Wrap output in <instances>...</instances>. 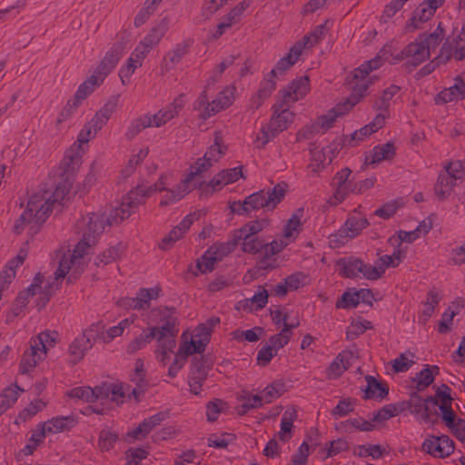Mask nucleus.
<instances>
[{"mask_svg": "<svg viewBox=\"0 0 465 465\" xmlns=\"http://www.w3.org/2000/svg\"><path fill=\"white\" fill-rule=\"evenodd\" d=\"M131 214L132 210L124 205L123 200L118 207L112 208L109 213H91L77 220L75 228L81 234V239L73 252L68 251L63 255L54 272L55 279L65 277L74 260L83 258L87 249L95 244L97 237L104 231L105 225H117Z\"/></svg>", "mask_w": 465, "mask_h": 465, "instance_id": "f257e3e1", "label": "nucleus"}, {"mask_svg": "<svg viewBox=\"0 0 465 465\" xmlns=\"http://www.w3.org/2000/svg\"><path fill=\"white\" fill-rule=\"evenodd\" d=\"M310 80L307 75L293 80L286 89L280 92L282 97L272 106L273 114L270 122L261 129V135L254 141L258 149L276 137L288 128L293 120V114L289 110V104L302 99L310 90Z\"/></svg>", "mask_w": 465, "mask_h": 465, "instance_id": "f03ea898", "label": "nucleus"}, {"mask_svg": "<svg viewBox=\"0 0 465 465\" xmlns=\"http://www.w3.org/2000/svg\"><path fill=\"white\" fill-rule=\"evenodd\" d=\"M70 188L71 183L66 178V180L57 183L52 195L48 198L38 194L31 196L25 210L16 220L13 231L16 234H20L25 227H28V232L31 235L36 234L52 211L55 207L64 204Z\"/></svg>", "mask_w": 465, "mask_h": 465, "instance_id": "7ed1b4c3", "label": "nucleus"}, {"mask_svg": "<svg viewBox=\"0 0 465 465\" xmlns=\"http://www.w3.org/2000/svg\"><path fill=\"white\" fill-rule=\"evenodd\" d=\"M370 72L367 70L364 64L356 68L352 73V81L347 77V82L351 85V93L343 102L337 104L331 109L325 115L320 118L321 125L324 129H329L339 116L344 115L356 105L362 96L365 94L371 84V81L366 80Z\"/></svg>", "mask_w": 465, "mask_h": 465, "instance_id": "20e7f679", "label": "nucleus"}, {"mask_svg": "<svg viewBox=\"0 0 465 465\" xmlns=\"http://www.w3.org/2000/svg\"><path fill=\"white\" fill-rule=\"evenodd\" d=\"M286 191L287 184L285 183H277L272 189H263L250 194L243 201L232 202L230 204V210L234 214L252 218L253 217L252 212L260 209L274 210L283 200Z\"/></svg>", "mask_w": 465, "mask_h": 465, "instance_id": "39448f33", "label": "nucleus"}, {"mask_svg": "<svg viewBox=\"0 0 465 465\" xmlns=\"http://www.w3.org/2000/svg\"><path fill=\"white\" fill-rule=\"evenodd\" d=\"M176 310L173 307H160L153 310V314L159 317L160 326L151 327L155 329L156 340L158 342L165 341V347L168 349L176 345L175 338L179 332L178 319L174 315Z\"/></svg>", "mask_w": 465, "mask_h": 465, "instance_id": "423d86ee", "label": "nucleus"}, {"mask_svg": "<svg viewBox=\"0 0 465 465\" xmlns=\"http://www.w3.org/2000/svg\"><path fill=\"white\" fill-rule=\"evenodd\" d=\"M129 33L125 30L118 33L116 35V41L100 61L94 72V74L97 75L102 82H104V78L115 68L116 64L120 61L124 51L129 43Z\"/></svg>", "mask_w": 465, "mask_h": 465, "instance_id": "0eeeda50", "label": "nucleus"}, {"mask_svg": "<svg viewBox=\"0 0 465 465\" xmlns=\"http://www.w3.org/2000/svg\"><path fill=\"white\" fill-rule=\"evenodd\" d=\"M166 180L167 176L163 174L153 185L145 186L143 184H138L124 198V205L128 206V208L132 210V213H134L139 205L144 203L145 198L150 197L157 191H165L167 189L165 187L167 184Z\"/></svg>", "mask_w": 465, "mask_h": 465, "instance_id": "6e6552de", "label": "nucleus"}, {"mask_svg": "<svg viewBox=\"0 0 465 465\" xmlns=\"http://www.w3.org/2000/svg\"><path fill=\"white\" fill-rule=\"evenodd\" d=\"M369 224L367 218L351 215L344 225L336 233L330 236V241L334 243L335 247L343 245L349 240L358 236Z\"/></svg>", "mask_w": 465, "mask_h": 465, "instance_id": "1a4fd4ad", "label": "nucleus"}, {"mask_svg": "<svg viewBox=\"0 0 465 465\" xmlns=\"http://www.w3.org/2000/svg\"><path fill=\"white\" fill-rule=\"evenodd\" d=\"M445 0H425L412 12L411 19L406 23L405 30L408 32L420 28V24L428 22L436 10L444 4Z\"/></svg>", "mask_w": 465, "mask_h": 465, "instance_id": "9d476101", "label": "nucleus"}, {"mask_svg": "<svg viewBox=\"0 0 465 465\" xmlns=\"http://www.w3.org/2000/svg\"><path fill=\"white\" fill-rule=\"evenodd\" d=\"M209 369L208 360L205 356L201 355L193 359L188 377V384L192 393L200 394L202 386L207 379Z\"/></svg>", "mask_w": 465, "mask_h": 465, "instance_id": "9b49d317", "label": "nucleus"}, {"mask_svg": "<svg viewBox=\"0 0 465 465\" xmlns=\"http://www.w3.org/2000/svg\"><path fill=\"white\" fill-rule=\"evenodd\" d=\"M454 449V441L447 435L430 436L422 444V450L425 452L440 459L449 457L453 453Z\"/></svg>", "mask_w": 465, "mask_h": 465, "instance_id": "f8f14e48", "label": "nucleus"}, {"mask_svg": "<svg viewBox=\"0 0 465 465\" xmlns=\"http://www.w3.org/2000/svg\"><path fill=\"white\" fill-rule=\"evenodd\" d=\"M351 173V169L345 167L334 175L331 184L335 192L329 200L330 204L337 205L348 196L352 185L351 182L349 181Z\"/></svg>", "mask_w": 465, "mask_h": 465, "instance_id": "ddd939ff", "label": "nucleus"}, {"mask_svg": "<svg viewBox=\"0 0 465 465\" xmlns=\"http://www.w3.org/2000/svg\"><path fill=\"white\" fill-rule=\"evenodd\" d=\"M183 106V95L181 94L176 97L173 103L168 104L165 108L159 110L156 114H147L146 115L149 116L151 120V127H161L164 125L170 120L177 116Z\"/></svg>", "mask_w": 465, "mask_h": 465, "instance_id": "4468645a", "label": "nucleus"}, {"mask_svg": "<svg viewBox=\"0 0 465 465\" xmlns=\"http://www.w3.org/2000/svg\"><path fill=\"white\" fill-rule=\"evenodd\" d=\"M401 54L408 56L406 65L417 67L430 57V53L421 42V36H418L414 42L407 45L402 50Z\"/></svg>", "mask_w": 465, "mask_h": 465, "instance_id": "2eb2a0df", "label": "nucleus"}, {"mask_svg": "<svg viewBox=\"0 0 465 465\" xmlns=\"http://www.w3.org/2000/svg\"><path fill=\"white\" fill-rule=\"evenodd\" d=\"M276 69H272L260 83L256 94L252 97V106L258 109L276 89Z\"/></svg>", "mask_w": 465, "mask_h": 465, "instance_id": "dca6fc26", "label": "nucleus"}, {"mask_svg": "<svg viewBox=\"0 0 465 465\" xmlns=\"http://www.w3.org/2000/svg\"><path fill=\"white\" fill-rule=\"evenodd\" d=\"M465 98V82L460 76L455 78V84L443 89L435 97L437 104H447L452 101H460Z\"/></svg>", "mask_w": 465, "mask_h": 465, "instance_id": "f3484780", "label": "nucleus"}, {"mask_svg": "<svg viewBox=\"0 0 465 465\" xmlns=\"http://www.w3.org/2000/svg\"><path fill=\"white\" fill-rule=\"evenodd\" d=\"M93 390L95 401L110 400L111 401H118V399H123L125 396L123 386L119 384L104 382L95 386Z\"/></svg>", "mask_w": 465, "mask_h": 465, "instance_id": "a211bd4d", "label": "nucleus"}, {"mask_svg": "<svg viewBox=\"0 0 465 465\" xmlns=\"http://www.w3.org/2000/svg\"><path fill=\"white\" fill-rule=\"evenodd\" d=\"M367 386L361 389L364 391V400L377 398L384 399L389 394V386L386 382L378 381L374 376L367 375L365 377Z\"/></svg>", "mask_w": 465, "mask_h": 465, "instance_id": "6ab92c4d", "label": "nucleus"}, {"mask_svg": "<svg viewBox=\"0 0 465 465\" xmlns=\"http://www.w3.org/2000/svg\"><path fill=\"white\" fill-rule=\"evenodd\" d=\"M168 418V413L166 411H160L147 419H144L139 426L129 432V436L139 439V436L142 435L145 437L149 434L156 426L160 425L162 421Z\"/></svg>", "mask_w": 465, "mask_h": 465, "instance_id": "aec40b11", "label": "nucleus"}, {"mask_svg": "<svg viewBox=\"0 0 465 465\" xmlns=\"http://www.w3.org/2000/svg\"><path fill=\"white\" fill-rule=\"evenodd\" d=\"M77 423L76 419L70 416H57L55 418H52L43 423V427L45 428L47 434L49 433H58L65 430H69L74 428Z\"/></svg>", "mask_w": 465, "mask_h": 465, "instance_id": "412c9836", "label": "nucleus"}, {"mask_svg": "<svg viewBox=\"0 0 465 465\" xmlns=\"http://www.w3.org/2000/svg\"><path fill=\"white\" fill-rule=\"evenodd\" d=\"M337 266H339V274L341 277L354 279L359 276L363 261L352 256L345 257L337 262Z\"/></svg>", "mask_w": 465, "mask_h": 465, "instance_id": "4be33fe9", "label": "nucleus"}, {"mask_svg": "<svg viewBox=\"0 0 465 465\" xmlns=\"http://www.w3.org/2000/svg\"><path fill=\"white\" fill-rule=\"evenodd\" d=\"M116 109L115 101H108L104 105L96 112L94 116L88 122L94 127V134H97L107 123Z\"/></svg>", "mask_w": 465, "mask_h": 465, "instance_id": "5701e85b", "label": "nucleus"}, {"mask_svg": "<svg viewBox=\"0 0 465 465\" xmlns=\"http://www.w3.org/2000/svg\"><path fill=\"white\" fill-rule=\"evenodd\" d=\"M299 325L300 322L298 320L296 324L285 323L279 333L269 338L267 344L277 353L278 350L283 348L289 342L292 334V329L297 328Z\"/></svg>", "mask_w": 465, "mask_h": 465, "instance_id": "b1692460", "label": "nucleus"}, {"mask_svg": "<svg viewBox=\"0 0 465 465\" xmlns=\"http://www.w3.org/2000/svg\"><path fill=\"white\" fill-rule=\"evenodd\" d=\"M93 345L82 334L76 337L69 346L70 362L76 364L92 349Z\"/></svg>", "mask_w": 465, "mask_h": 465, "instance_id": "393cba45", "label": "nucleus"}, {"mask_svg": "<svg viewBox=\"0 0 465 465\" xmlns=\"http://www.w3.org/2000/svg\"><path fill=\"white\" fill-rule=\"evenodd\" d=\"M451 58V45L448 42H445L440 49V54L434 59H432L429 64L424 65L420 73L421 75H428L432 73L436 67L440 66L441 64H446Z\"/></svg>", "mask_w": 465, "mask_h": 465, "instance_id": "a878e982", "label": "nucleus"}, {"mask_svg": "<svg viewBox=\"0 0 465 465\" xmlns=\"http://www.w3.org/2000/svg\"><path fill=\"white\" fill-rule=\"evenodd\" d=\"M439 371L440 368L437 365H426L413 379V382H416V390L421 391L432 384L434 377L439 374Z\"/></svg>", "mask_w": 465, "mask_h": 465, "instance_id": "bb28decb", "label": "nucleus"}, {"mask_svg": "<svg viewBox=\"0 0 465 465\" xmlns=\"http://www.w3.org/2000/svg\"><path fill=\"white\" fill-rule=\"evenodd\" d=\"M269 225L267 219L254 220L245 223L242 227L233 231L236 239L241 242L242 237H254Z\"/></svg>", "mask_w": 465, "mask_h": 465, "instance_id": "cd10ccee", "label": "nucleus"}, {"mask_svg": "<svg viewBox=\"0 0 465 465\" xmlns=\"http://www.w3.org/2000/svg\"><path fill=\"white\" fill-rule=\"evenodd\" d=\"M39 351L40 348L31 342L30 349L24 352L20 361V372L22 374L29 373L36 366L42 355Z\"/></svg>", "mask_w": 465, "mask_h": 465, "instance_id": "c85d7f7f", "label": "nucleus"}, {"mask_svg": "<svg viewBox=\"0 0 465 465\" xmlns=\"http://www.w3.org/2000/svg\"><path fill=\"white\" fill-rule=\"evenodd\" d=\"M303 215V208L297 209L288 220L284 230L283 238L289 242H292L296 239L299 232L302 231L301 218Z\"/></svg>", "mask_w": 465, "mask_h": 465, "instance_id": "c756f323", "label": "nucleus"}, {"mask_svg": "<svg viewBox=\"0 0 465 465\" xmlns=\"http://www.w3.org/2000/svg\"><path fill=\"white\" fill-rule=\"evenodd\" d=\"M84 153L81 144L74 143V145L65 153L62 162L64 166L65 173H73L81 165V158Z\"/></svg>", "mask_w": 465, "mask_h": 465, "instance_id": "7c9ffc66", "label": "nucleus"}, {"mask_svg": "<svg viewBox=\"0 0 465 465\" xmlns=\"http://www.w3.org/2000/svg\"><path fill=\"white\" fill-rule=\"evenodd\" d=\"M456 184L457 181L453 179V176L440 173L434 186L437 197L441 201L445 200L451 193Z\"/></svg>", "mask_w": 465, "mask_h": 465, "instance_id": "2f4dec72", "label": "nucleus"}, {"mask_svg": "<svg viewBox=\"0 0 465 465\" xmlns=\"http://www.w3.org/2000/svg\"><path fill=\"white\" fill-rule=\"evenodd\" d=\"M241 242L236 239V235L232 232L231 238L226 242H217L208 248V253H213L215 257H219L221 261L224 256L232 253Z\"/></svg>", "mask_w": 465, "mask_h": 465, "instance_id": "473e14b6", "label": "nucleus"}, {"mask_svg": "<svg viewBox=\"0 0 465 465\" xmlns=\"http://www.w3.org/2000/svg\"><path fill=\"white\" fill-rule=\"evenodd\" d=\"M445 33L446 31L443 27V24L440 22L437 28L432 33H423L419 36H421V42L430 53L431 51H434L442 42L445 37Z\"/></svg>", "mask_w": 465, "mask_h": 465, "instance_id": "72a5a7b5", "label": "nucleus"}, {"mask_svg": "<svg viewBox=\"0 0 465 465\" xmlns=\"http://www.w3.org/2000/svg\"><path fill=\"white\" fill-rule=\"evenodd\" d=\"M155 329L147 328L143 330V332L133 340L127 346L126 351L128 354H134L138 351L144 348L148 343H150L153 339H156Z\"/></svg>", "mask_w": 465, "mask_h": 465, "instance_id": "f704fd0d", "label": "nucleus"}, {"mask_svg": "<svg viewBox=\"0 0 465 465\" xmlns=\"http://www.w3.org/2000/svg\"><path fill=\"white\" fill-rule=\"evenodd\" d=\"M227 147L223 143V137L220 133L214 134V143L211 145L204 153L203 158L210 162L211 165L217 163L225 153Z\"/></svg>", "mask_w": 465, "mask_h": 465, "instance_id": "c9c22d12", "label": "nucleus"}, {"mask_svg": "<svg viewBox=\"0 0 465 465\" xmlns=\"http://www.w3.org/2000/svg\"><path fill=\"white\" fill-rule=\"evenodd\" d=\"M395 155L394 144L388 142L381 145H377L373 148L371 159L369 161V157H366V163H378L381 161L391 160Z\"/></svg>", "mask_w": 465, "mask_h": 465, "instance_id": "e433bc0d", "label": "nucleus"}, {"mask_svg": "<svg viewBox=\"0 0 465 465\" xmlns=\"http://www.w3.org/2000/svg\"><path fill=\"white\" fill-rule=\"evenodd\" d=\"M166 193L160 202L161 206H167L169 204L174 203L181 199H183L187 193H189L190 190L188 188V184L184 183L183 180L180 183H178L173 189H166Z\"/></svg>", "mask_w": 465, "mask_h": 465, "instance_id": "4c0bfd02", "label": "nucleus"}, {"mask_svg": "<svg viewBox=\"0 0 465 465\" xmlns=\"http://www.w3.org/2000/svg\"><path fill=\"white\" fill-rule=\"evenodd\" d=\"M422 422L436 424L439 421L438 408L440 404L436 397L428 396L423 404Z\"/></svg>", "mask_w": 465, "mask_h": 465, "instance_id": "58836bf2", "label": "nucleus"}, {"mask_svg": "<svg viewBox=\"0 0 465 465\" xmlns=\"http://www.w3.org/2000/svg\"><path fill=\"white\" fill-rule=\"evenodd\" d=\"M103 84L102 80L97 75L92 74L78 87L74 96L77 101L83 102L85 100L96 87Z\"/></svg>", "mask_w": 465, "mask_h": 465, "instance_id": "ea45409f", "label": "nucleus"}, {"mask_svg": "<svg viewBox=\"0 0 465 465\" xmlns=\"http://www.w3.org/2000/svg\"><path fill=\"white\" fill-rule=\"evenodd\" d=\"M151 127V120L146 114L137 117L130 123L125 137L127 140H133L145 128Z\"/></svg>", "mask_w": 465, "mask_h": 465, "instance_id": "a19ab883", "label": "nucleus"}, {"mask_svg": "<svg viewBox=\"0 0 465 465\" xmlns=\"http://www.w3.org/2000/svg\"><path fill=\"white\" fill-rule=\"evenodd\" d=\"M215 109L214 104L209 103V99L207 97L206 91H203L198 97V99L193 104V109L195 111H199L200 114L199 117L206 120L209 117L214 115L216 113H212L211 109Z\"/></svg>", "mask_w": 465, "mask_h": 465, "instance_id": "79ce46f5", "label": "nucleus"}, {"mask_svg": "<svg viewBox=\"0 0 465 465\" xmlns=\"http://www.w3.org/2000/svg\"><path fill=\"white\" fill-rule=\"evenodd\" d=\"M23 391L17 385L10 386L0 394V414L9 409L18 398V392Z\"/></svg>", "mask_w": 465, "mask_h": 465, "instance_id": "37998d69", "label": "nucleus"}, {"mask_svg": "<svg viewBox=\"0 0 465 465\" xmlns=\"http://www.w3.org/2000/svg\"><path fill=\"white\" fill-rule=\"evenodd\" d=\"M440 301V298L438 295V292L431 289L428 292V300L424 303L425 308L421 312V314L420 316V321L421 323L426 324L429 319L432 316L434 313L436 306L439 304Z\"/></svg>", "mask_w": 465, "mask_h": 465, "instance_id": "c03bdc74", "label": "nucleus"}, {"mask_svg": "<svg viewBox=\"0 0 465 465\" xmlns=\"http://www.w3.org/2000/svg\"><path fill=\"white\" fill-rule=\"evenodd\" d=\"M341 425L346 432H351L352 429L360 431H372L375 429V424H373L371 420H366L361 417L347 420L342 421Z\"/></svg>", "mask_w": 465, "mask_h": 465, "instance_id": "a18cd8bd", "label": "nucleus"}, {"mask_svg": "<svg viewBox=\"0 0 465 465\" xmlns=\"http://www.w3.org/2000/svg\"><path fill=\"white\" fill-rule=\"evenodd\" d=\"M259 289H260V291L258 292H256L251 299H246L243 301V302H244L243 309L244 310L252 311L253 305L255 306L254 309L256 311L261 310L265 307V305L268 302L269 293H268L267 290L262 286H260Z\"/></svg>", "mask_w": 465, "mask_h": 465, "instance_id": "49530a36", "label": "nucleus"}, {"mask_svg": "<svg viewBox=\"0 0 465 465\" xmlns=\"http://www.w3.org/2000/svg\"><path fill=\"white\" fill-rule=\"evenodd\" d=\"M166 28L164 25H156L150 30V32L143 37L140 44L151 51L155 45L159 44L161 39L163 37Z\"/></svg>", "mask_w": 465, "mask_h": 465, "instance_id": "de8ad7c7", "label": "nucleus"}, {"mask_svg": "<svg viewBox=\"0 0 465 465\" xmlns=\"http://www.w3.org/2000/svg\"><path fill=\"white\" fill-rule=\"evenodd\" d=\"M104 323L100 321L92 323L83 331L82 335L85 336V339L94 346L97 340H102L104 342Z\"/></svg>", "mask_w": 465, "mask_h": 465, "instance_id": "09e8293b", "label": "nucleus"}, {"mask_svg": "<svg viewBox=\"0 0 465 465\" xmlns=\"http://www.w3.org/2000/svg\"><path fill=\"white\" fill-rule=\"evenodd\" d=\"M118 440L119 435L117 432L109 429H104L99 434L98 447L102 451H109L114 448Z\"/></svg>", "mask_w": 465, "mask_h": 465, "instance_id": "8fccbe9b", "label": "nucleus"}, {"mask_svg": "<svg viewBox=\"0 0 465 465\" xmlns=\"http://www.w3.org/2000/svg\"><path fill=\"white\" fill-rule=\"evenodd\" d=\"M234 96H233V91L232 89L226 88L223 91H221L217 97L213 100V104L215 105V109L212 108V113H219L220 111L223 110L224 108L230 106L233 102Z\"/></svg>", "mask_w": 465, "mask_h": 465, "instance_id": "3c124183", "label": "nucleus"}, {"mask_svg": "<svg viewBox=\"0 0 465 465\" xmlns=\"http://www.w3.org/2000/svg\"><path fill=\"white\" fill-rule=\"evenodd\" d=\"M285 383L282 381H275L268 385L262 392L265 403L272 402L274 399L279 398L285 391Z\"/></svg>", "mask_w": 465, "mask_h": 465, "instance_id": "603ef678", "label": "nucleus"}, {"mask_svg": "<svg viewBox=\"0 0 465 465\" xmlns=\"http://www.w3.org/2000/svg\"><path fill=\"white\" fill-rule=\"evenodd\" d=\"M299 57L298 47H291L289 53L278 61L273 69H276V73H284L297 62Z\"/></svg>", "mask_w": 465, "mask_h": 465, "instance_id": "864d4df0", "label": "nucleus"}, {"mask_svg": "<svg viewBox=\"0 0 465 465\" xmlns=\"http://www.w3.org/2000/svg\"><path fill=\"white\" fill-rule=\"evenodd\" d=\"M57 332L42 331L38 336L32 340L34 345H37L40 348L41 354H45L48 346H54L55 343V337Z\"/></svg>", "mask_w": 465, "mask_h": 465, "instance_id": "5fc2aeb1", "label": "nucleus"}, {"mask_svg": "<svg viewBox=\"0 0 465 465\" xmlns=\"http://www.w3.org/2000/svg\"><path fill=\"white\" fill-rule=\"evenodd\" d=\"M192 45L193 41L191 39L184 40L183 43L176 45V46L167 54L166 58L173 64H178L189 52Z\"/></svg>", "mask_w": 465, "mask_h": 465, "instance_id": "6e6d98bb", "label": "nucleus"}, {"mask_svg": "<svg viewBox=\"0 0 465 465\" xmlns=\"http://www.w3.org/2000/svg\"><path fill=\"white\" fill-rule=\"evenodd\" d=\"M242 251L246 253L257 254L262 251L264 246L265 241L261 239L259 236L254 237H242L241 239Z\"/></svg>", "mask_w": 465, "mask_h": 465, "instance_id": "4d7b16f0", "label": "nucleus"}, {"mask_svg": "<svg viewBox=\"0 0 465 465\" xmlns=\"http://www.w3.org/2000/svg\"><path fill=\"white\" fill-rule=\"evenodd\" d=\"M207 342L192 337L190 341H183L181 343V353L185 355H193V353H203L205 351Z\"/></svg>", "mask_w": 465, "mask_h": 465, "instance_id": "13d9d810", "label": "nucleus"}, {"mask_svg": "<svg viewBox=\"0 0 465 465\" xmlns=\"http://www.w3.org/2000/svg\"><path fill=\"white\" fill-rule=\"evenodd\" d=\"M372 328V324L371 322L366 320H360L351 322V325L348 328L346 331L347 340H354L360 335L363 334L365 331Z\"/></svg>", "mask_w": 465, "mask_h": 465, "instance_id": "bf43d9fd", "label": "nucleus"}, {"mask_svg": "<svg viewBox=\"0 0 465 465\" xmlns=\"http://www.w3.org/2000/svg\"><path fill=\"white\" fill-rule=\"evenodd\" d=\"M219 262V257L213 253H208V250L197 260L196 267L202 273H208L214 270L215 263Z\"/></svg>", "mask_w": 465, "mask_h": 465, "instance_id": "052dcab7", "label": "nucleus"}, {"mask_svg": "<svg viewBox=\"0 0 465 465\" xmlns=\"http://www.w3.org/2000/svg\"><path fill=\"white\" fill-rule=\"evenodd\" d=\"M123 252V248L121 245L113 246L106 249L103 253L98 255L95 259V264H108L118 259Z\"/></svg>", "mask_w": 465, "mask_h": 465, "instance_id": "680f3d73", "label": "nucleus"}, {"mask_svg": "<svg viewBox=\"0 0 465 465\" xmlns=\"http://www.w3.org/2000/svg\"><path fill=\"white\" fill-rule=\"evenodd\" d=\"M212 167L210 162H207L203 157L199 158L193 165L191 166V171L188 175L183 179L184 183L189 184L196 176H200L203 173L208 171Z\"/></svg>", "mask_w": 465, "mask_h": 465, "instance_id": "e2e57ef3", "label": "nucleus"}, {"mask_svg": "<svg viewBox=\"0 0 465 465\" xmlns=\"http://www.w3.org/2000/svg\"><path fill=\"white\" fill-rule=\"evenodd\" d=\"M356 399L345 398L341 400L336 407L331 411V414L338 417H344L354 411Z\"/></svg>", "mask_w": 465, "mask_h": 465, "instance_id": "0e129e2a", "label": "nucleus"}, {"mask_svg": "<svg viewBox=\"0 0 465 465\" xmlns=\"http://www.w3.org/2000/svg\"><path fill=\"white\" fill-rule=\"evenodd\" d=\"M94 390L91 387H75L68 391V396L72 399H78L86 402H94Z\"/></svg>", "mask_w": 465, "mask_h": 465, "instance_id": "69168bd1", "label": "nucleus"}, {"mask_svg": "<svg viewBox=\"0 0 465 465\" xmlns=\"http://www.w3.org/2000/svg\"><path fill=\"white\" fill-rule=\"evenodd\" d=\"M410 412L417 417L420 421L422 420L423 404L425 399L418 394L417 391L410 394Z\"/></svg>", "mask_w": 465, "mask_h": 465, "instance_id": "338daca9", "label": "nucleus"}, {"mask_svg": "<svg viewBox=\"0 0 465 465\" xmlns=\"http://www.w3.org/2000/svg\"><path fill=\"white\" fill-rule=\"evenodd\" d=\"M226 402L221 399H214L209 401L206 406V416L207 420L211 422L215 421L218 419V415L223 411Z\"/></svg>", "mask_w": 465, "mask_h": 465, "instance_id": "774afa93", "label": "nucleus"}]
</instances>
